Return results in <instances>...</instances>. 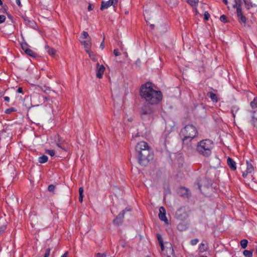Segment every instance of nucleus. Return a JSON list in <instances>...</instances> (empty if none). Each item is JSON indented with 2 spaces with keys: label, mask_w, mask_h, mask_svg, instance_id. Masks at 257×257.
I'll use <instances>...</instances> for the list:
<instances>
[{
  "label": "nucleus",
  "mask_w": 257,
  "mask_h": 257,
  "mask_svg": "<svg viewBox=\"0 0 257 257\" xmlns=\"http://www.w3.org/2000/svg\"><path fill=\"white\" fill-rule=\"evenodd\" d=\"M136 156L138 163L142 166H147L154 158L151 148L146 142L138 143L136 146Z\"/></svg>",
  "instance_id": "1"
},
{
  "label": "nucleus",
  "mask_w": 257,
  "mask_h": 257,
  "mask_svg": "<svg viewBox=\"0 0 257 257\" xmlns=\"http://www.w3.org/2000/svg\"><path fill=\"white\" fill-rule=\"evenodd\" d=\"M140 95L149 104H158L162 99V94L160 91L154 90L152 83L147 82L143 84L140 88Z\"/></svg>",
  "instance_id": "2"
},
{
  "label": "nucleus",
  "mask_w": 257,
  "mask_h": 257,
  "mask_svg": "<svg viewBox=\"0 0 257 257\" xmlns=\"http://www.w3.org/2000/svg\"><path fill=\"white\" fill-rule=\"evenodd\" d=\"M140 95L149 104H158L162 99V94L160 91L154 90L152 83L147 82L143 84L140 88Z\"/></svg>",
  "instance_id": "3"
},
{
  "label": "nucleus",
  "mask_w": 257,
  "mask_h": 257,
  "mask_svg": "<svg viewBox=\"0 0 257 257\" xmlns=\"http://www.w3.org/2000/svg\"><path fill=\"white\" fill-rule=\"evenodd\" d=\"M197 135L198 131L195 126L192 124L186 125L181 130L180 134V137L182 138L183 147H186L188 150H191L192 146L191 142Z\"/></svg>",
  "instance_id": "4"
},
{
  "label": "nucleus",
  "mask_w": 257,
  "mask_h": 257,
  "mask_svg": "<svg viewBox=\"0 0 257 257\" xmlns=\"http://www.w3.org/2000/svg\"><path fill=\"white\" fill-rule=\"evenodd\" d=\"M153 105L148 103H144L141 108V118L145 123H150L154 119L155 109Z\"/></svg>",
  "instance_id": "5"
},
{
  "label": "nucleus",
  "mask_w": 257,
  "mask_h": 257,
  "mask_svg": "<svg viewBox=\"0 0 257 257\" xmlns=\"http://www.w3.org/2000/svg\"><path fill=\"white\" fill-rule=\"evenodd\" d=\"M213 147V142L210 140L206 139L198 143L196 150L199 154L204 157H208L211 154Z\"/></svg>",
  "instance_id": "6"
},
{
  "label": "nucleus",
  "mask_w": 257,
  "mask_h": 257,
  "mask_svg": "<svg viewBox=\"0 0 257 257\" xmlns=\"http://www.w3.org/2000/svg\"><path fill=\"white\" fill-rule=\"evenodd\" d=\"M54 142L57 146L64 151H67V147L65 140L61 138L59 135L54 136Z\"/></svg>",
  "instance_id": "7"
},
{
  "label": "nucleus",
  "mask_w": 257,
  "mask_h": 257,
  "mask_svg": "<svg viewBox=\"0 0 257 257\" xmlns=\"http://www.w3.org/2000/svg\"><path fill=\"white\" fill-rule=\"evenodd\" d=\"M131 210V208L128 209L127 208H126L125 209L123 210L113 220V224L116 225H119L121 224L123 221V219L124 217V215L125 213V211H130Z\"/></svg>",
  "instance_id": "8"
},
{
  "label": "nucleus",
  "mask_w": 257,
  "mask_h": 257,
  "mask_svg": "<svg viewBox=\"0 0 257 257\" xmlns=\"http://www.w3.org/2000/svg\"><path fill=\"white\" fill-rule=\"evenodd\" d=\"M105 70V67L103 65H99L98 63L96 64V75L98 78H102L103 74Z\"/></svg>",
  "instance_id": "9"
},
{
  "label": "nucleus",
  "mask_w": 257,
  "mask_h": 257,
  "mask_svg": "<svg viewBox=\"0 0 257 257\" xmlns=\"http://www.w3.org/2000/svg\"><path fill=\"white\" fill-rule=\"evenodd\" d=\"M176 216L178 219L183 220L187 218V214L183 208H180L176 211Z\"/></svg>",
  "instance_id": "10"
},
{
  "label": "nucleus",
  "mask_w": 257,
  "mask_h": 257,
  "mask_svg": "<svg viewBox=\"0 0 257 257\" xmlns=\"http://www.w3.org/2000/svg\"><path fill=\"white\" fill-rule=\"evenodd\" d=\"M159 218L161 221H164L166 223H168V219L166 216L165 208L162 206L159 208Z\"/></svg>",
  "instance_id": "11"
},
{
  "label": "nucleus",
  "mask_w": 257,
  "mask_h": 257,
  "mask_svg": "<svg viewBox=\"0 0 257 257\" xmlns=\"http://www.w3.org/2000/svg\"><path fill=\"white\" fill-rule=\"evenodd\" d=\"M7 225V222L4 218L0 219V234L5 232Z\"/></svg>",
  "instance_id": "12"
},
{
  "label": "nucleus",
  "mask_w": 257,
  "mask_h": 257,
  "mask_svg": "<svg viewBox=\"0 0 257 257\" xmlns=\"http://www.w3.org/2000/svg\"><path fill=\"white\" fill-rule=\"evenodd\" d=\"M144 15L146 23L149 25L150 24L149 21L151 19V18L153 17V15L151 12L147 10L144 11Z\"/></svg>",
  "instance_id": "13"
},
{
  "label": "nucleus",
  "mask_w": 257,
  "mask_h": 257,
  "mask_svg": "<svg viewBox=\"0 0 257 257\" xmlns=\"http://www.w3.org/2000/svg\"><path fill=\"white\" fill-rule=\"evenodd\" d=\"M227 164L232 170L236 169V163L230 158L228 157L227 160Z\"/></svg>",
  "instance_id": "14"
},
{
  "label": "nucleus",
  "mask_w": 257,
  "mask_h": 257,
  "mask_svg": "<svg viewBox=\"0 0 257 257\" xmlns=\"http://www.w3.org/2000/svg\"><path fill=\"white\" fill-rule=\"evenodd\" d=\"M111 6H113V4H111V3L109 1L107 2L102 1L101 4L100 10L103 11L104 9H108Z\"/></svg>",
  "instance_id": "15"
},
{
  "label": "nucleus",
  "mask_w": 257,
  "mask_h": 257,
  "mask_svg": "<svg viewBox=\"0 0 257 257\" xmlns=\"http://www.w3.org/2000/svg\"><path fill=\"white\" fill-rule=\"evenodd\" d=\"M251 123L254 127H257V110L253 112Z\"/></svg>",
  "instance_id": "16"
},
{
  "label": "nucleus",
  "mask_w": 257,
  "mask_h": 257,
  "mask_svg": "<svg viewBox=\"0 0 257 257\" xmlns=\"http://www.w3.org/2000/svg\"><path fill=\"white\" fill-rule=\"evenodd\" d=\"M81 44L83 45L84 47L86 49H89L88 48L91 46V39L89 38V40L86 41H83L81 42Z\"/></svg>",
  "instance_id": "17"
},
{
  "label": "nucleus",
  "mask_w": 257,
  "mask_h": 257,
  "mask_svg": "<svg viewBox=\"0 0 257 257\" xmlns=\"http://www.w3.org/2000/svg\"><path fill=\"white\" fill-rule=\"evenodd\" d=\"M207 95L210 98V99L214 102H217L218 101V99L217 95L211 92H208L207 94Z\"/></svg>",
  "instance_id": "18"
},
{
  "label": "nucleus",
  "mask_w": 257,
  "mask_h": 257,
  "mask_svg": "<svg viewBox=\"0 0 257 257\" xmlns=\"http://www.w3.org/2000/svg\"><path fill=\"white\" fill-rule=\"evenodd\" d=\"M24 21L27 25L32 27L34 24V22L33 20H31L28 17L25 16L23 17Z\"/></svg>",
  "instance_id": "19"
},
{
  "label": "nucleus",
  "mask_w": 257,
  "mask_h": 257,
  "mask_svg": "<svg viewBox=\"0 0 257 257\" xmlns=\"http://www.w3.org/2000/svg\"><path fill=\"white\" fill-rule=\"evenodd\" d=\"M157 237L159 242L160 245L161 246V249L162 251H164L165 249V246L163 243V240L162 236L160 234H158L157 235Z\"/></svg>",
  "instance_id": "20"
},
{
  "label": "nucleus",
  "mask_w": 257,
  "mask_h": 257,
  "mask_svg": "<svg viewBox=\"0 0 257 257\" xmlns=\"http://www.w3.org/2000/svg\"><path fill=\"white\" fill-rule=\"evenodd\" d=\"M166 3L171 8L174 7L177 5V0H166Z\"/></svg>",
  "instance_id": "21"
},
{
  "label": "nucleus",
  "mask_w": 257,
  "mask_h": 257,
  "mask_svg": "<svg viewBox=\"0 0 257 257\" xmlns=\"http://www.w3.org/2000/svg\"><path fill=\"white\" fill-rule=\"evenodd\" d=\"M45 48L50 55L53 56L55 54L56 51L53 48H50L48 45L45 46Z\"/></svg>",
  "instance_id": "22"
},
{
  "label": "nucleus",
  "mask_w": 257,
  "mask_h": 257,
  "mask_svg": "<svg viewBox=\"0 0 257 257\" xmlns=\"http://www.w3.org/2000/svg\"><path fill=\"white\" fill-rule=\"evenodd\" d=\"M246 165H247V167H246V172L247 173H251L254 170L253 166L248 161H246Z\"/></svg>",
  "instance_id": "23"
},
{
  "label": "nucleus",
  "mask_w": 257,
  "mask_h": 257,
  "mask_svg": "<svg viewBox=\"0 0 257 257\" xmlns=\"http://www.w3.org/2000/svg\"><path fill=\"white\" fill-rule=\"evenodd\" d=\"M48 158L46 155H43L40 157L38 159V161L40 163L44 164L48 161Z\"/></svg>",
  "instance_id": "24"
},
{
  "label": "nucleus",
  "mask_w": 257,
  "mask_h": 257,
  "mask_svg": "<svg viewBox=\"0 0 257 257\" xmlns=\"http://www.w3.org/2000/svg\"><path fill=\"white\" fill-rule=\"evenodd\" d=\"M166 251V255L168 254L172 255L174 254V251L171 244H169V246L167 247Z\"/></svg>",
  "instance_id": "25"
},
{
  "label": "nucleus",
  "mask_w": 257,
  "mask_h": 257,
  "mask_svg": "<svg viewBox=\"0 0 257 257\" xmlns=\"http://www.w3.org/2000/svg\"><path fill=\"white\" fill-rule=\"evenodd\" d=\"M86 52L89 54V56L93 61L96 62L97 61V58L92 52L90 51L89 49H86Z\"/></svg>",
  "instance_id": "26"
},
{
  "label": "nucleus",
  "mask_w": 257,
  "mask_h": 257,
  "mask_svg": "<svg viewBox=\"0 0 257 257\" xmlns=\"http://www.w3.org/2000/svg\"><path fill=\"white\" fill-rule=\"evenodd\" d=\"M25 53L28 55L33 57H36L37 56V54H36L34 52H33L31 49L29 48L28 49H26Z\"/></svg>",
  "instance_id": "27"
},
{
  "label": "nucleus",
  "mask_w": 257,
  "mask_h": 257,
  "mask_svg": "<svg viewBox=\"0 0 257 257\" xmlns=\"http://www.w3.org/2000/svg\"><path fill=\"white\" fill-rule=\"evenodd\" d=\"M168 27L166 24L162 25L159 28L160 32L162 33L166 32L168 30Z\"/></svg>",
  "instance_id": "28"
},
{
  "label": "nucleus",
  "mask_w": 257,
  "mask_h": 257,
  "mask_svg": "<svg viewBox=\"0 0 257 257\" xmlns=\"http://www.w3.org/2000/svg\"><path fill=\"white\" fill-rule=\"evenodd\" d=\"M187 228L186 225L183 223H180L177 226V228L181 231L186 230Z\"/></svg>",
  "instance_id": "29"
},
{
  "label": "nucleus",
  "mask_w": 257,
  "mask_h": 257,
  "mask_svg": "<svg viewBox=\"0 0 257 257\" xmlns=\"http://www.w3.org/2000/svg\"><path fill=\"white\" fill-rule=\"evenodd\" d=\"M187 3L193 7H195L197 5L199 0H187Z\"/></svg>",
  "instance_id": "30"
},
{
  "label": "nucleus",
  "mask_w": 257,
  "mask_h": 257,
  "mask_svg": "<svg viewBox=\"0 0 257 257\" xmlns=\"http://www.w3.org/2000/svg\"><path fill=\"white\" fill-rule=\"evenodd\" d=\"M250 106L253 109L257 107V97H254L253 100L250 102Z\"/></svg>",
  "instance_id": "31"
},
{
  "label": "nucleus",
  "mask_w": 257,
  "mask_h": 257,
  "mask_svg": "<svg viewBox=\"0 0 257 257\" xmlns=\"http://www.w3.org/2000/svg\"><path fill=\"white\" fill-rule=\"evenodd\" d=\"M243 253L245 257H252V252L251 250H244Z\"/></svg>",
  "instance_id": "32"
},
{
  "label": "nucleus",
  "mask_w": 257,
  "mask_h": 257,
  "mask_svg": "<svg viewBox=\"0 0 257 257\" xmlns=\"http://www.w3.org/2000/svg\"><path fill=\"white\" fill-rule=\"evenodd\" d=\"M248 241L246 239H242L240 241V245L242 248H245L247 246Z\"/></svg>",
  "instance_id": "33"
},
{
  "label": "nucleus",
  "mask_w": 257,
  "mask_h": 257,
  "mask_svg": "<svg viewBox=\"0 0 257 257\" xmlns=\"http://www.w3.org/2000/svg\"><path fill=\"white\" fill-rule=\"evenodd\" d=\"M42 90L46 93H49L51 91V89L50 87H46V86H44L41 87Z\"/></svg>",
  "instance_id": "34"
},
{
  "label": "nucleus",
  "mask_w": 257,
  "mask_h": 257,
  "mask_svg": "<svg viewBox=\"0 0 257 257\" xmlns=\"http://www.w3.org/2000/svg\"><path fill=\"white\" fill-rule=\"evenodd\" d=\"M16 111V109L14 107H11L10 108H8L6 109L5 113L7 114H10L12 112H14Z\"/></svg>",
  "instance_id": "35"
},
{
  "label": "nucleus",
  "mask_w": 257,
  "mask_h": 257,
  "mask_svg": "<svg viewBox=\"0 0 257 257\" xmlns=\"http://www.w3.org/2000/svg\"><path fill=\"white\" fill-rule=\"evenodd\" d=\"M220 20L221 22H223V23H227L228 22L227 17L224 15H223L220 16Z\"/></svg>",
  "instance_id": "36"
},
{
  "label": "nucleus",
  "mask_w": 257,
  "mask_h": 257,
  "mask_svg": "<svg viewBox=\"0 0 257 257\" xmlns=\"http://www.w3.org/2000/svg\"><path fill=\"white\" fill-rule=\"evenodd\" d=\"M82 38L83 39H87V40H89V38H91L87 32L83 31L82 33Z\"/></svg>",
  "instance_id": "37"
},
{
  "label": "nucleus",
  "mask_w": 257,
  "mask_h": 257,
  "mask_svg": "<svg viewBox=\"0 0 257 257\" xmlns=\"http://www.w3.org/2000/svg\"><path fill=\"white\" fill-rule=\"evenodd\" d=\"M46 152L52 157L55 155V151L53 150H46Z\"/></svg>",
  "instance_id": "38"
},
{
  "label": "nucleus",
  "mask_w": 257,
  "mask_h": 257,
  "mask_svg": "<svg viewBox=\"0 0 257 257\" xmlns=\"http://www.w3.org/2000/svg\"><path fill=\"white\" fill-rule=\"evenodd\" d=\"M55 188V186L53 184H51L48 186V190L49 192H51L54 191Z\"/></svg>",
  "instance_id": "39"
},
{
  "label": "nucleus",
  "mask_w": 257,
  "mask_h": 257,
  "mask_svg": "<svg viewBox=\"0 0 257 257\" xmlns=\"http://www.w3.org/2000/svg\"><path fill=\"white\" fill-rule=\"evenodd\" d=\"M21 47H22V49L25 51V52H26V49H29L28 48V45L26 43H22L21 44Z\"/></svg>",
  "instance_id": "40"
},
{
  "label": "nucleus",
  "mask_w": 257,
  "mask_h": 257,
  "mask_svg": "<svg viewBox=\"0 0 257 257\" xmlns=\"http://www.w3.org/2000/svg\"><path fill=\"white\" fill-rule=\"evenodd\" d=\"M234 109H236V111H237L238 110V108L236 106H233L232 107L231 112H232V115L234 118L235 117V113H234Z\"/></svg>",
  "instance_id": "41"
},
{
  "label": "nucleus",
  "mask_w": 257,
  "mask_h": 257,
  "mask_svg": "<svg viewBox=\"0 0 257 257\" xmlns=\"http://www.w3.org/2000/svg\"><path fill=\"white\" fill-rule=\"evenodd\" d=\"M106 253H97L95 254V257H106Z\"/></svg>",
  "instance_id": "42"
},
{
  "label": "nucleus",
  "mask_w": 257,
  "mask_h": 257,
  "mask_svg": "<svg viewBox=\"0 0 257 257\" xmlns=\"http://www.w3.org/2000/svg\"><path fill=\"white\" fill-rule=\"evenodd\" d=\"M111 3V4H113V7L115 9L116 8V5H117V3L118 2V0H109Z\"/></svg>",
  "instance_id": "43"
},
{
  "label": "nucleus",
  "mask_w": 257,
  "mask_h": 257,
  "mask_svg": "<svg viewBox=\"0 0 257 257\" xmlns=\"http://www.w3.org/2000/svg\"><path fill=\"white\" fill-rule=\"evenodd\" d=\"M199 240L198 239H193L191 240V244L193 245H196Z\"/></svg>",
  "instance_id": "44"
},
{
  "label": "nucleus",
  "mask_w": 257,
  "mask_h": 257,
  "mask_svg": "<svg viewBox=\"0 0 257 257\" xmlns=\"http://www.w3.org/2000/svg\"><path fill=\"white\" fill-rule=\"evenodd\" d=\"M209 17L210 14L207 12H205L204 13V19L206 21H208L209 20Z\"/></svg>",
  "instance_id": "45"
},
{
  "label": "nucleus",
  "mask_w": 257,
  "mask_h": 257,
  "mask_svg": "<svg viewBox=\"0 0 257 257\" xmlns=\"http://www.w3.org/2000/svg\"><path fill=\"white\" fill-rule=\"evenodd\" d=\"M6 17L4 15H0V24L3 23L6 20Z\"/></svg>",
  "instance_id": "46"
},
{
  "label": "nucleus",
  "mask_w": 257,
  "mask_h": 257,
  "mask_svg": "<svg viewBox=\"0 0 257 257\" xmlns=\"http://www.w3.org/2000/svg\"><path fill=\"white\" fill-rule=\"evenodd\" d=\"M50 248H47L44 257H49V256L50 255Z\"/></svg>",
  "instance_id": "47"
},
{
  "label": "nucleus",
  "mask_w": 257,
  "mask_h": 257,
  "mask_svg": "<svg viewBox=\"0 0 257 257\" xmlns=\"http://www.w3.org/2000/svg\"><path fill=\"white\" fill-rule=\"evenodd\" d=\"M113 54L115 56H118L120 55V53L119 52L118 49H116L113 50Z\"/></svg>",
  "instance_id": "48"
},
{
  "label": "nucleus",
  "mask_w": 257,
  "mask_h": 257,
  "mask_svg": "<svg viewBox=\"0 0 257 257\" xmlns=\"http://www.w3.org/2000/svg\"><path fill=\"white\" fill-rule=\"evenodd\" d=\"M100 47L102 50H103L104 48V38L103 39L102 42L100 44Z\"/></svg>",
  "instance_id": "49"
},
{
  "label": "nucleus",
  "mask_w": 257,
  "mask_h": 257,
  "mask_svg": "<svg viewBox=\"0 0 257 257\" xmlns=\"http://www.w3.org/2000/svg\"><path fill=\"white\" fill-rule=\"evenodd\" d=\"M83 194H80L79 195V201L80 202L82 203V201H83Z\"/></svg>",
  "instance_id": "50"
},
{
  "label": "nucleus",
  "mask_w": 257,
  "mask_h": 257,
  "mask_svg": "<svg viewBox=\"0 0 257 257\" xmlns=\"http://www.w3.org/2000/svg\"><path fill=\"white\" fill-rule=\"evenodd\" d=\"M93 9V6L91 4H89L88 5V10L89 11H90L92 10Z\"/></svg>",
  "instance_id": "51"
},
{
  "label": "nucleus",
  "mask_w": 257,
  "mask_h": 257,
  "mask_svg": "<svg viewBox=\"0 0 257 257\" xmlns=\"http://www.w3.org/2000/svg\"><path fill=\"white\" fill-rule=\"evenodd\" d=\"M79 194H83V189L82 187H80L79 189Z\"/></svg>",
  "instance_id": "52"
},
{
  "label": "nucleus",
  "mask_w": 257,
  "mask_h": 257,
  "mask_svg": "<svg viewBox=\"0 0 257 257\" xmlns=\"http://www.w3.org/2000/svg\"><path fill=\"white\" fill-rule=\"evenodd\" d=\"M17 91L19 93H23V89L22 87H19Z\"/></svg>",
  "instance_id": "53"
},
{
  "label": "nucleus",
  "mask_w": 257,
  "mask_h": 257,
  "mask_svg": "<svg viewBox=\"0 0 257 257\" xmlns=\"http://www.w3.org/2000/svg\"><path fill=\"white\" fill-rule=\"evenodd\" d=\"M16 4L19 6V7H21V1L20 0H16Z\"/></svg>",
  "instance_id": "54"
},
{
  "label": "nucleus",
  "mask_w": 257,
  "mask_h": 257,
  "mask_svg": "<svg viewBox=\"0 0 257 257\" xmlns=\"http://www.w3.org/2000/svg\"><path fill=\"white\" fill-rule=\"evenodd\" d=\"M249 173H247L246 171L242 173V176L245 178L247 176Z\"/></svg>",
  "instance_id": "55"
},
{
  "label": "nucleus",
  "mask_w": 257,
  "mask_h": 257,
  "mask_svg": "<svg viewBox=\"0 0 257 257\" xmlns=\"http://www.w3.org/2000/svg\"><path fill=\"white\" fill-rule=\"evenodd\" d=\"M4 99L6 101H10V98L8 96H5L4 97Z\"/></svg>",
  "instance_id": "56"
},
{
  "label": "nucleus",
  "mask_w": 257,
  "mask_h": 257,
  "mask_svg": "<svg viewBox=\"0 0 257 257\" xmlns=\"http://www.w3.org/2000/svg\"><path fill=\"white\" fill-rule=\"evenodd\" d=\"M150 27L152 30H153L155 28V25L154 24H150Z\"/></svg>",
  "instance_id": "57"
},
{
  "label": "nucleus",
  "mask_w": 257,
  "mask_h": 257,
  "mask_svg": "<svg viewBox=\"0 0 257 257\" xmlns=\"http://www.w3.org/2000/svg\"><path fill=\"white\" fill-rule=\"evenodd\" d=\"M68 252H66L64 254H63L61 257H67Z\"/></svg>",
  "instance_id": "58"
},
{
  "label": "nucleus",
  "mask_w": 257,
  "mask_h": 257,
  "mask_svg": "<svg viewBox=\"0 0 257 257\" xmlns=\"http://www.w3.org/2000/svg\"><path fill=\"white\" fill-rule=\"evenodd\" d=\"M197 185L198 186V188L201 191V185H200V184L199 182H198V183H197Z\"/></svg>",
  "instance_id": "59"
},
{
  "label": "nucleus",
  "mask_w": 257,
  "mask_h": 257,
  "mask_svg": "<svg viewBox=\"0 0 257 257\" xmlns=\"http://www.w3.org/2000/svg\"><path fill=\"white\" fill-rule=\"evenodd\" d=\"M167 257H175V254H172V255H169V254H168V255H167Z\"/></svg>",
  "instance_id": "60"
},
{
  "label": "nucleus",
  "mask_w": 257,
  "mask_h": 257,
  "mask_svg": "<svg viewBox=\"0 0 257 257\" xmlns=\"http://www.w3.org/2000/svg\"><path fill=\"white\" fill-rule=\"evenodd\" d=\"M223 2H224V3L227 5L228 4V1L227 0H223Z\"/></svg>",
  "instance_id": "61"
},
{
  "label": "nucleus",
  "mask_w": 257,
  "mask_h": 257,
  "mask_svg": "<svg viewBox=\"0 0 257 257\" xmlns=\"http://www.w3.org/2000/svg\"><path fill=\"white\" fill-rule=\"evenodd\" d=\"M133 120V119L132 117H130V118H128V121H129L130 122L132 121Z\"/></svg>",
  "instance_id": "62"
},
{
  "label": "nucleus",
  "mask_w": 257,
  "mask_h": 257,
  "mask_svg": "<svg viewBox=\"0 0 257 257\" xmlns=\"http://www.w3.org/2000/svg\"><path fill=\"white\" fill-rule=\"evenodd\" d=\"M44 99L46 101H47L49 100V98L48 97H45Z\"/></svg>",
  "instance_id": "63"
},
{
  "label": "nucleus",
  "mask_w": 257,
  "mask_h": 257,
  "mask_svg": "<svg viewBox=\"0 0 257 257\" xmlns=\"http://www.w3.org/2000/svg\"><path fill=\"white\" fill-rule=\"evenodd\" d=\"M121 245L122 247H124L125 246V244L122 242L121 244Z\"/></svg>",
  "instance_id": "64"
}]
</instances>
